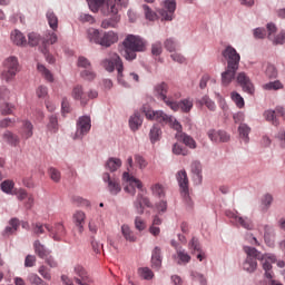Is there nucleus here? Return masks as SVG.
Wrapping results in <instances>:
<instances>
[{
  "instance_id": "obj_1",
  "label": "nucleus",
  "mask_w": 285,
  "mask_h": 285,
  "mask_svg": "<svg viewBox=\"0 0 285 285\" xmlns=\"http://www.w3.org/2000/svg\"><path fill=\"white\" fill-rule=\"evenodd\" d=\"M227 66L225 71L222 73V83L224 86H230L235 78L237 77V71L239 70V61H242V56L232 46H227L222 52Z\"/></svg>"
},
{
  "instance_id": "obj_2",
  "label": "nucleus",
  "mask_w": 285,
  "mask_h": 285,
  "mask_svg": "<svg viewBox=\"0 0 285 285\" xmlns=\"http://www.w3.org/2000/svg\"><path fill=\"white\" fill-rule=\"evenodd\" d=\"M119 6L126 8L128 0H89V8L92 12H102L105 17L117 14Z\"/></svg>"
},
{
  "instance_id": "obj_3",
  "label": "nucleus",
  "mask_w": 285,
  "mask_h": 285,
  "mask_svg": "<svg viewBox=\"0 0 285 285\" xmlns=\"http://www.w3.org/2000/svg\"><path fill=\"white\" fill-rule=\"evenodd\" d=\"M125 48L124 57L127 61L137 59V52H146V40L140 36L128 35L122 41Z\"/></svg>"
},
{
  "instance_id": "obj_4",
  "label": "nucleus",
  "mask_w": 285,
  "mask_h": 285,
  "mask_svg": "<svg viewBox=\"0 0 285 285\" xmlns=\"http://www.w3.org/2000/svg\"><path fill=\"white\" fill-rule=\"evenodd\" d=\"M87 38L90 43H97L98 46H102V48H110V46H115L119 41V33L115 31H105L101 33L98 29L90 28L87 30Z\"/></svg>"
},
{
  "instance_id": "obj_5",
  "label": "nucleus",
  "mask_w": 285,
  "mask_h": 285,
  "mask_svg": "<svg viewBox=\"0 0 285 285\" xmlns=\"http://www.w3.org/2000/svg\"><path fill=\"white\" fill-rule=\"evenodd\" d=\"M244 252L246 255H249L252 257H256L258 262H261L263 266V271H265V277L266 279H273V264L277 262V257L273 254H265L262 255L255 247L245 246Z\"/></svg>"
},
{
  "instance_id": "obj_6",
  "label": "nucleus",
  "mask_w": 285,
  "mask_h": 285,
  "mask_svg": "<svg viewBox=\"0 0 285 285\" xmlns=\"http://www.w3.org/2000/svg\"><path fill=\"white\" fill-rule=\"evenodd\" d=\"M145 117L150 119L151 121H158L159 124H168L170 128L176 130L177 132H184L181 124L177 121V119L173 116H168L164 114V111H154V110H146L144 109Z\"/></svg>"
},
{
  "instance_id": "obj_7",
  "label": "nucleus",
  "mask_w": 285,
  "mask_h": 285,
  "mask_svg": "<svg viewBox=\"0 0 285 285\" xmlns=\"http://www.w3.org/2000/svg\"><path fill=\"white\" fill-rule=\"evenodd\" d=\"M102 67L108 72H115L116 68L118 72V81L121 83V86H128V83L121 80V77H124V62L121 61V57H119V55L116 52L110 53L108 59L102 60Z\"/></svg>"
},
{
  "instance_id": "obj_8",
  "label": "nucleus",
  "mask_w": 285,
  "mask_h": 285,
  "mask_svg": "<svg viewBox=\"0 0 285 285\" xmlns=\"http://www.w3.org/2000/svg\"><path fill=\"white\" fill-rule=\"evenodd\" d=\"M154 94L157 97V99H160V101H164L168 108L174 110V112H177L179 110V106H177V101L173 100V97H168V83L160 82L157 83L154 87Z\"/></svg>"
},
{
  "instance_id": "obj_9",
  "label": "nucleus",
  "mask_w": 285,
  "mask_h": 285,
  "mask_svg": "<svg viewBox=\"0 0 285 285\" xmlns=\"http://www.w3.org/2000/svg\"><path fill=\"white\" fill-rule=\"evenodd\" d=\"M71 97L76 101H80L81 106H86L89 99H97V97H99V94L96 90H90L86 92L83 91V87L77 85L72 89Z\"/></svg>"
},
{
  "instance_id": "obj_10",
  "label": "nucleus",
  "mask_w": 285,
  "mask_h": 285,
  "mask_svg": "<svg viewBox=\"0 0 285 285\" xmlns=\"http://www.w3.org/2000/svg\"><path fill=\"white\" fill-rule=\"evenodd\" d=\"M122 181L126 183L124 190L125 193H128L129 195L135 196L137 193V189L141 191V188H144V184L141 180L137 179L135 176H131L130 173L125 171L122 174Z\"/></svg>"
},
{
  "instance_id": "obj_11",
  "label": "nucleus",
  "mask_w": 285,
  "mask_h": 285,
  "mask_svg": "<svg viewBox=\"0 0 285 285\" xmlns=\"http://www.w3.org/2000/svg\"><path fill=\"white\" fill-rule=\"evenodd\" d=\"M175 10H177V2L175 0H165L163 8L158 10L161 21H173L175 19Z\"/></svg>"
},
{
  "instance_id": "obj_12",
  "label": "nucleus",
  "mask_w": 285,
  "mask_h": 285,
  "mask_svg": "<svg viewBox=\"0 0 285 285\" xmlns=\"http://www.w3.org/2000/svg\"><path fill=\"white\" fill-rule=\"evenodd\" d=\"M134 208L137 215H144L145 208H153V203L144 193L139 191L134 200Z\"/></svg>"
},
{
  "instance_id": "obj_13",
  "label": "nucleus",
  "mask_w": 285,
  "mask_h": 285,
  "mask_svg": "<svg viewBox=\"0 0 285 285\" xmlns=\"http://www.w3.org/2000/svg\"><path fill=\"white\" fill-rule=\"evenodd\" d=\"M90 128H92V125L90 124V117H80L77 122V130L73 139H81L85 135H88V132H90Z\"/></svg>"
},
{
  "instance_id": "obj_14",
  "label": "nucleus",
  "mask_w": 285,
  "mask_h": 285,
  "mask_svg": "<svg viewBox=\"0 0 285 285\" xmlns=\"http://www.w3.org/2000/svg\"><path fill=\"white\" fill-rule=\"evenodd\" d=\"M102 180L107 184V189L114 197L121 193V183L117 178L110 177V174L105 173L102 175Z\"/></svg>"
},
{
  "instance_id": "obj_15",
  "label": "nucleus",
  "mask_w": 285,
  "mask_h": 285,
  "mask_svg": "<svg viewBox=\"0 0 285 285\" xmlns=\"http://www.w3.org/2000/svg\"><path fill=\"white\" fill-rule=\"evenodd\" d=\"M45 228L50 233V237L55 242H62L63 237H66V227L61 223L56 224L53 227L45 225Z\"/></svg>"
},
{
  "instance_id": "obj_16",
  "label": "nucleus",
  "mask_w": 285,
  "mask_h": 285,
  "mask_svg": "<svg viewBox=\"0 0 285 285\" xmlns=\"http://www.w3.org/2000/svg\"><path fill=\"white\" fill-rule=\"evenodd\" d=\"M237 83L242 86L244 92H248V95H253L255 92V87L253 82H250V78L246 75V72H239L236 77Z\"/></svg>"
},
{
  "instance_id": "obj_17",
  "label": "nucleus",
  "mask_w": 285,
  "mask_h": 285,
  "mask_svg": "<svg viewBox=\"0 0 285 285\" xmlns=\"http://www.w3.org/2000/svg\"><path fill=\"white\" fill-rule=\"evenodd\" d=\"M73 279L76 284H81V282H90V275L82 265L76 264L73 266Z\"/></svg>"
},
{
  "instance_id": "obj_18",
  "label": "nucleus",
  "mask_w": 285,
  "mask_h": 285,
  "mask_svg": "<svg viewBox=\"0 0 285 285\" xmlns=\"http://www.w3.org/2000/svg\"><path fill=\"white\" fill-rule=\"evenodd\" d=\"M227 217H229L234 224H238L243 228H246V230H253V220H250L248 217L244 218L230 212L227 213Z\"/></svg>"
},
{
  "instance_id": "obj_19",
  "label": "nucleus",
  "mask_w": 285,
  "mask_h": 285,
  "mask_svg": "<svg viewBox=\"0 0 285 285\" xmlns=\"http://www.w3.org/2000/svg\"><path fill=\"white\" fill-rule=\"evenodd\" d=\"M281 115V117H284V107H276L275 110H266L264 112V117L266 121H271L272 126H279V119H277V116Z\"/></svg>"
},
{
  "instance_id": "obj_20",
  "label": "nucleus",
  "mask_w": 285,
  "mask_h": 285,
  "mask_svg": "<svg viewBox=\"0 0 285 285\" xmlns=\"http://www.w3.org/2000/svg\"><path fill=\"white\" fill-rule=\"evenodd\" d=\"M177 181L180 186L181 194L184 197H187L188 195V174H186V170H180L176 175Z\"/></svg>"
},
{
  "instance_id": "obj_21",
  "label": "nucleus",
  "mask_w": 285,
  "mask_h": 285,
  "mask_svg": "<svg viewBox=\"0 0 285 285\" xmlns=\"http://www.w3.org/2000/svg\"><path fill=\"white\" fill-rule=\"evenodd\" d=\"M72 222L78 227V233H83V226H86V213L77 210L72 216Z\"/></svg>"
},
{
  "instance_id": "obj_22",
  "label": "nucleus",
  "mask_w": 285,
  "mask_h": 285,
  "mask_svg": "<svg viewBox=\"0 0 285 285\" xmlns=\"http://www.w3.org/2000/svg\"><path fill=\"white\" fill-rule=\"evenodd\" d=\"M19 226H21L19 218H11L9 220V225L2 232L3 237H10V235H14L16 232L19 230Z\"/></svg>"
},
{
  "instance_id": "obj_23",
  "label": "nucleus",
  "mask_w": 285,
  "mask_h": 285,
  "mask_svg": "<svg viewBox=\"0 0 285 285\" xmlns=\"http://www.w3.org/2000/svg\"><path fill=\"white\" fill-rule=\"evenodd\" d=\"M176 139L185 144V146H188V148H197V141L186 132H176Z\"/></svg>"
},
{
  "instance_id": "obj_24",
  "label": "nucleus",
  "mask_w": 285,
  "mask_h": 285,
  "mask_svg": "<svg viewBox=\"0 0 285 285\" xmlns=\"http://www.w3.org/2000/svg\"><path fill=\"white\" fill-rule=\"evenodd\" d=\"M243 268L247 273H255L257 271V257L247 255L246 261L243 263Z\"/></svg>"
},
{
  "instance_id": "obj_25",
  "label": "nucleus",
  "mask_w": 285,
  "mask_h": 285,
  "mask_svg": "<svg viewBox=\"0 0 285 285\" xmlns=\"http://www.w3.org/2000/svg\"><path fill=\"white\" fill-rule=\"evenodd\" d=\"M144 124V119H141V116L136 112L129 118V128L135 132L141 128V125Z\"/></svg>"
},
{
  "instance_id": "obj_26",
  "label": "nucleus",
  "mask_w": 285,
  "mask_h": 285,
  "mask_svg": "<svg viewBox=\"0 0 285 285\" xmlns=\"http://www.w3.org/2000/svg\"><path fill=\"white\" fill-rule=\"evenodd\" d=\"M3 66L7 70L19 72V60L14 56L7 58L3 62Z\"/></svg>"
},
{
  "instance_id": "obj_27",
  "label": "nucleus",
  "mask_w": 285,
  "mask_h": 285,
  "mask_svg": "<svg viewBox=\"0 0 285 285\" xmlns=\"http://www.w3.org/2000/svg\"><path fill=\"white\" fill-rule=\"evenodd\" d=\"M191 173L194 175V180L196 181V184H202V163H191Z\"/></svg>"
},
{
  "instance_id": "obj_28",
  "label": "nucleus",
  "mask_w": 285,
  "mask_h": 285,
  "mask_svg": "<svg viewBox=\"0 0 285 285\" xmlns=\"http://www.w3.org/2000/svg\"><path fill=\"white\" fill-rule=\"evenodd\" d=\"M2 139H4V141H7V144H9V146H19L20 144V139L19 136L12 134V131H6L2 135Z\"/></svg>"
},
{
  "instance_id": "obj_29",
  "label": "nucleus",
  "mask_w": 285,
  "mask_h": 285,
  "mask_svg": "<svg viewBox=\"0 0 285 285\" xmlns=\"http://www.w3.org/2000/svg\"><path fill=\"white\" fill-rule=\"evenodd\" d=\"M151 264L154 268L161 267V249L159 247H155L151 254Z\"/></svg>"
},
{
  "instance_id": "obj_30",
  "label": "nucleus",
  "mask_w": 285,
  "mask_h": 285,
  "mask_svg": "<svg viewBox=\"0 0 285 285\" xmlns=\"http://www.w3.org/2000/svg\"><path fill=\"white\" fill-rule=\"evenodd\" d=\"M47 21L51 30L57 31V28H59V18H57V14H55V11L49 10L47 12Z\"/></svg>"
},
{
  "instance_id": "obj_31",
  "label": "nucleus",
  "mask_w": 285,
  "mask_h": 285,
  "mask_svg": "<svg viewBox=\"0 0 285 285\" xmlns=\"http://www.w3.org/2000/svg\"><path fill=\"white\" fill-rule=\"evenodd\" d=\"M11 41H13L16 46H26L27 43L26 36H23V33H21L19 30H14L11 33Z\"/></svg>"
},
{
  "instance_id": "obj_32",
  "label": "nucleus",
  "mask_w": 285,
  "mask_h": 285,
  "mask_svg": "<svg viewBox=\"0 0 285 285\" xmlns=\"http://www.w3.org/2000/svg\"><path fill=\"white\" fill-rule=\"evenodd\" d=\"M121 233L127 242H137V236H135V233L132 232V229H130V226L122 225Z\"/></svg>"
},
{
  "instance_id": "obj_33",
  "label": "nucleus",
  "mask_w": 285,
  "mask_h": 285,
  "mask_svg": "<svg viewBox=\"0 0 285 285\" xmlns=\"http://www.w3.org/2000/svg\"><path fill=\"white\" fill-rule=\"evenodd\" d=\"M149 139L151 144H157L159 139H161V128L159 126L155 125L150 131H149Z\"/></svg>"
},
{
  "instance_id": "obj_34",
  "label": "nucleus",
  "mask_w": 285,
  "mask_h": 285,
  "mask_svg": "<svg viewBox=\"0 0 285 285\" xmlns=\"http://www.w3.org/2000/svg\"><path fill=\"white\" fill-rule=\"evenodd\" d=\"M178 106V110L180 109L183 112H190L193 110V100L189 98L183 99L179 102L176 101Z\"/></svg>"
},
{
  "instance_id": "obj_35",
  "label": "nucleus",
  "mask_w": 285,
  "mask_h": 285,
  "mask_svg": "<svg viewBox=\"0 0 285 285\" xmlns=\"http://www.w3.org/2000/svg\"><path fill=\"white\" fill-rule=\"evenodd\" d=\"M33 248H35L36 255H38V257H40L41 259H43V257H48V250H47L46 247L41 244V242L36 240V242L33 243Z\"/></svg>"
},
{
  "instance_id": "obj_36",
  "label": "nucleus",
  "mask_w": 285,
  "mask_h": 285,
  "mask_svg": "<svg viewBox=\"0 0 285 285\" xmlns=\"http://www.w3.org/2000/svg\"><path fill=\"white\" fill-rule=\"evenodd\" d=\"M238 132L240 139H243L245 144H248V135H250V127H248V125L246 124H240L238 127Z\"/></svg>"
},
{
  "instance_id": "obj_37",
  "label": "nucleus",
  "mask_w": 285,
  "mask_h": 285,
  "mask_svg": "<svg viewBox=\"0 0 285 285\" xmlns=\"http://www.w3.org/2000/svg\"><path fill=\"white\" fill-rule=\"evenodd\" d=\"M138 276L140 279H147L150 281L153 277H155V273L148 267H139L138 268Z\"/></svg>"
},
{
  "instance_id": "obj_38",
  "label": "nucleus",
  "mask_w": 285,
  "mask_h": 285,
  "mask_svg": "<svg viewBox=\"0 0 285 285\" xmlns=\"http://www.w3.org/2000/svg\"><path fill=\"white\" fill-rule=\"evenodd\" d=\"M106 168L110 170V173H115L118 168H121V159L119 158H109Z\"/></svg>"
},
{
  "instance_id": "obj_39",
  "label": "nucleus",
  "mask_w": 285,
  "mask_h": 285,
  "mask_svg": "<svg viewBox=\"0 0 285 285\" xmlns=\"http://www.w3.org/2000/svg\"><path fill=\"white\" fill-rule=\"evenodd\" d=\"M117 23H119V17L116 16L114 18L102 20L100 26L105 30H108L110 28H117Z\"/></svg>"
},
{
  "instance_id": "obj_40",
  "label": "nucleus",
  "mask_w": 285,
  "mask_h": 285,
  "mask_svg": "<svg viewBox=\"0 0 285 285\" xmlns=\"http://www.w3.org/2000/svg\"><path fill=\"white\" fill-rule=\"evenodd\" d=\"M17 72H19V71L3 68L2 73H1V79L3 81H7V83L10 81H13L14 78L17 77Z\"/></svg>"
},
{
  "instance_id": "obj_41",
  "label": "nucleus",
  "mask_w": 285,
  "mask_h": 285,
  "mask_svg": "<svg viewBox=\"0 0 285 285\" xmlns=\"http://www.w3.org/2000/svg\"><path fill=\"white\" fill-rule=\"evenodd\" d=\"M32 122L30 121H24L23 122V128L21 131V137L23 139H30V137H32Z\"/></svg>"
},
{
  "instance_id": "obj_42",
  "label": "nucleus",
  "mask_w": 285,
  "mask_h": 285,
  "mask_svg": "<svg viewBox=\"0 0 285 285\" xmlns=\"http://www.w3.org/2000/svg\"><path fill=\"white\" fill-rule=\"evenodd\" d=\"M27 281L32 285H49L48 283H46V281H43L41 277H39V275L35 273L29 274Z\"/></svg>"
},
{
  "instance_id": "obj_43",
  "label": "nucleus",
  "mask_w": 285,
  "mask_h": 285,
  "mask_svg": "<svg viewBox=\"0 0 285 285\" xmlns=\"http://www.w3.org/2000/svg\"><path fill=\"white\" fill-rule=\"evenodd\" d=\"M142 10L147 21H155L157 19V13L148 4H142Z\"/></svg>"
},
{
  "instance_id": "obj_44",
  "label": "nucleus",
  "mask_w": 285,
  "mask_h": 285,
  "mask_svg": "<svg viewBox=\"0 0 285 285\" xmlns=\"http://www.w3.org/2000/svg\"><path fill=\"white\" fill-rule=\"evenodd\" d=\"M38 70L41 72L42 77H45L47 81H49L50 83L55 81V77L52 76V72H50V70H48L46 66L38 65Z\"/></svg>"
},
{
  "instance_id": "obj_45",
  "label": "nucleus",
  "mask_w": 285,
  "mask_h": 285,
  "mask_svg": "<svg viewBox=\"0 0 285 285\" xmlns=\"http://www.w3.org/2000/svg\"><path fill=\"white\" fill-rule=\"evenodd\" d=\"M2 193H7V195H12V190H14V181L8 179L1 183Z\"/></svg>"
},
{
  "instance_id": "obj_46",
  "label": "nucleus",
  "mask_w": 285,
  "mask_h": 285,
  "mask_svg": "<svg viewBox=\"0 0 285 285\" xmlns=\"http://www.w3.org/2000/svg\"><path fill=\"white\" fill-rule=\"evenodd\" d=\"M58 41V37H57V33H55V31H49L47 32L46 37H45V40H43V46L46 48V46H48V43L50 46L57 43Z\"/></svg>"
},
{
  "instance_id": "obj_47",
  "label": "nucleus",
  "mask_w": 285,
  "mask_h": 285,
  "mask_svg": "<svg viewBox=\"0 0 285 285\" xmlns=\"http://www.w3.org/2000/svg\"><path fill=\"white\" fill-rule=\"evenodd\" d=\"M189 250H191V254L195 255V253H202V245L199 244V239L191 238V240L188 244Z\"/></svg>"
},
{
  "instance_id": "obj_48",
  "label": "nucleus",
  "mask_w": 285,
  "mask_h": 285,
  "mask_svg": "<svg viewBox=\"0 0 285 285\" xmlns=\"http://www.w3.org/2000/svg\"><path fill=\"white\" fill-rule=\"evenodd\" d=\"M177 257L179 259L178 264H188L190 262V255H188L184 249L177 250Z\"/></svg>"
},
{
  "instance_id": "obj_49",
  "label": "nucleus",
  "mask_w": 285,
  "mask_h": 285,
  "mask_svg": "<svg viewBox=\"0 0 285 285\" xmlns=\"http://www.w3.org/2000/svg\"><path fill=\"white\" fill-rule=\"evenodd\" d=\"M14 111V105L4 102L0 106V114L1 115H12Z\"/></svg>"
},
{
  "instance_id": "obj_50",
  "label": "nucleus",
  "mask_w": 285,
  "mask_h": 285,
  "mask_svg": "<svg viewBox=\"0 0 285 285\" xmlns=\"http://www.w3.org/2000/svg\"><path fill=\"white\" fill-rule=\"evenodd\" d=\"M232 100L236 104L237 108H244V98L238 92H232Z\"/></svg>"
},
{
  "instance_id": "obj_51",
  "label": "nucleus",
  "mask_w": 285,
  "mask_h": 285,
  "mask_svg": "<svg viewBox=\"0 0 285 285\" xmlns=\"http://www.w3.org/2000/svg\"><path fill=\"white\" fill-rule=\"evenodd\" d=\"M164 46L168 52H175L177 50V42L173 38L165 40Z\"/></svg>"
},
{
  "instance_id": "obj_52",
  "label": "nucleus",
  "mask_w": 285,
  "mask_h": 285,
  "mask_svg": "<svg viewBox=\"0 0 285 285\" xmlns=\"http://www.w3.org/2000/svg\"><path fill=\"white\" fill-rule=\"evenodd\" d=\"M161 52H164V47L160 41H157L151 45V55L154 57H159V55H161Z\"/></svg>"
},
{
  "instance_id": "obj_53",
  "label": "nucleus",
  "mask_w": 285,
  "mask_h": 285,
  "mask_svg": "<svg viewBox=\"0 0 285 285\" xmlns=\"http://www.w3.org/2000/svg\"><path fill=\"white\" fill-rule=\"evenodd\" d=\"M39 275H41V277H43V279H47V282H50V279H52V274L50 273V269H48V267L46 266H40L38 269Z\"/></svg>"
},
{
  "instance_id": "obj_54",
  "label": "nucleus",
  "mask_w": 285,
  "mask_h": 285,
  "mask_svg": "<svg viewBox=\"0 0 285 285\" xmlns=\"http://www.w3.org/2000/svg\"><path fill=\"white\" fill-rule=\"evenodd\" d=\"M173 153L174 155H183V157H186V155H188V150L186 149V147L179 144H174Z\"/></svg>"
},
{
  "instance_id": "obj_55",
  "label": "nucleus",
  "mask_w": 285,
  "mask_h": 285,
  "mask_svg": "<svg viewBox=\"0 0 285 285\" xmlns=\"http://www.w3.org/2000/svg\"><path fill=\"white\" fill-rule=\"evenodd\" d=\"M200 104L206 106L208 108V110L214 111L217 106L215 105V101L210 100V98H208V96H205L202 98Z\"/></svg>"
},
{
  "instance_id": "obj_56",
  "label": "nucleus",
  "mask_w": 285,
  "mask_h": 285,
  "mask_svg": "<svg viewBox=\"0 0 285 285\" xmlns=\"http://www.w3.org/2000/svg\"><path fill=\"white\" fill-rule=\"evenodd\" d=\"M49 177L52 181L58 183L61 180V173L57 168L51 167L49 168Z\"/></svg>"
},
{
  "instance_id": "obj_57",
  "label": "nucleus",
  "mask_w": 285,
  "mask_h": 285,
  "mask_svg": "<svg viewBox=\"0 0 285 285\" xmlns=\"http://www.w3.org/2000/svg\"><path fill=\"white\" fill-rule=\"evenodd\" d=\"M58 120H57V116L52 115L49 118V124H48V129L51 130V132H57L58 130Z\"/></svg>"
},
{
  "instance_id": "obj_58",
  "label": "nucleus",
  "mask_w": 285,
  "mask_h": 285,
  "mask_svg": "<svg viewBox=\"0 0 285 285\" xmlns=\"http://www.w3.org/2000/svg\"><path fill=\"white\" fill-rule=\"evenodd\" d=\"M274 46H284L285 31H281L276 37L272 38Z\"/></svg>"
},
{
  "instance_id": "obj_59",
  "label": "nucleus",
  "mask_w": 285,
  "mask_h": 285,
  "mask_svg": "<svg viewBox=\"0 0 285 285\" xmlns=\"http://www.w3.org/2000/svg\"><path fill=\"white\" fill-rule=\"evenodd\" d=\"M28 38H29L28 43L29 46H32V47L39 46V41H41V37L35 32L29 33Z\"/></svg>"
},
{
  "instance_id": "obj_60",
  "label": "nucleus",
  "mask_w": 285,
  "mask_h": 285,
  "mask_svg": "<svg viewBox=\"0 0 285 285\" xmlns=\"http://www.w3.org/2000/svg\"><path fill=\"white\" fill-rule=\"evenodd\" d=\"M263 88L265 90H279L282 88V82H279V80L268 82V83H265Z\"/></svg>"
},
{
  "instance_id": "obj_61",
  "label": "nucleus",
  "mask_w": 285,
  "mask_h": 285,
  "mask_svg": "<svg viewBox=\"0 0 285 285\" xmlns=\"http://www.w3.org/2000/svg\"><path fill=\"white\" fill-rule=\"evenodd\" d=\"M135 228H136V230H139V232L146 230V220H144V218L137 216L135 218Z\"/></svg>"
},
{
  "instance_id": "obj_62",
  "label": "nucleus",
  "mask_w": 285,
  "mask_h": 285,
  "mask_svg": "<svg viewBox=\"0 0 285 285\" xmlns=\"http://www.w3.org/2000/svg\"><path fill=\"white\" fill-rule=\"evenodd\" d=\"M17 120L14 118H4L0 120V128H12Z\"/></svg>"
},
{
  "instance_id": "obj_63",
  "label": "nucleus",
  "mask_w": 285,
  "mask_h": 285,
  "mask_svg": "<svg viewBox=\"0 0 285 285\" xmlns=\"http://www.w3.org/2000/svg\"><path fill=\"white\" fill-rule=\"evenodd\" d=\"M151 191L155 197H164V186L159 184H155L154 186H151Z\"/></svg>"
},
{
  "instance_id": "obj_64",
  "label": "nucleus",
  "mask_w": 285,
  "mask_h": 285,
  "mask_svg": "<svg viewBox=\"0 0 285 285\" xmlns=\"http://www.w3.org/2000/svg\"><path fill=\"white\" fill-rule=\"evenodd\" d=\"M266 77H268V79H276L277 77V69L275 68V66H267L266 71H265Z\"/></svg>"
}]
</instances>
